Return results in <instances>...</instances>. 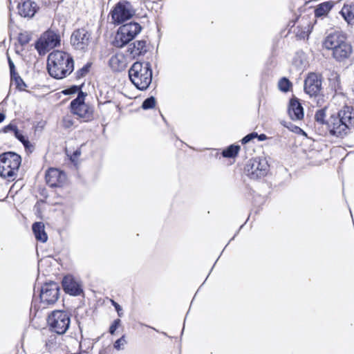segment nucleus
Returning <instances> with one entry per match:
<instances>
[{
    "label": "nucleus",
    "mask_w": 354,
    "mask_h": 354,
    "mask_svg": "<svg viewBox=\"0 0 354 354\" xmlns=\"http://www.w3.org/2000/svg\"><path fill=\"white\" fill-rule=\"evenodd\" d=\"M15 136L21 142L23 143L26 149H28L29 147L30 142L29 141L25 138L24 136L22 135V133L19 131L18 128L17 130L14 132Z\"/></svg>",
    "instance_id": "f704fd0d"
},
{
    "label": "nucleus",
    "mask_w": 354,
    "mask_h": 354,
    "mask_svg": "<svg viewBox=\"0 0 354 354\" xmlns=\"http://www.w3.org/2000/svg\"><path fill=\"white\" fill-rule=\"evenodd\" d=\"M322 81L316 73H310L304 81V91L310 96H316L320 91Z\"/></svg>",
    "instance_id": "2eb2a0df"
},
{
    "label": "nucleus",
    "mask_w": 354,
    "mask_h": 354,
    "mask_svg": "<svg viewBox=\"0 0 354 354\" xmlns=\"http://www.w3.org/2000/svg\"><path fill=\"white\" fill-rule=\"evenodd\" d=\"M47 70L52 77L64 79L74 70L73 58L64 51L53 50L48 56Z\"/></svg>",
    "instance_id": "f03ea898"
},
{
    "label": "nucleus",
    "mask_w": 354,
    "mask_h": 354,
    "mask_svg": "<svg viewBox=\"0 0 354 354\" xmlns=\"http://www.w3.org/2000/svg\"><path fill=\"white\" fill-rule=\"evenodd\" d=\"M292 82L286 77H282L278 82V88L283 92H288L290 87H292Z\"/></svg>",
    "instance_id": "bb28decb"
},
{
    "label": "nucleus",
    "mask_w": 354,
    "mask_h": 354,
    "mask_svg": "<svg viewBox=\"0 0 354 354\" xmlns=\"http://www.w3.org/2000/svg\"><path fill=\"white\" fill-rule=\"evenodd\" d=\"M62 285L65 293L71 296H78L83 292L80 281L71 274L63 277Z\"/></svg>",
    "instance_id": "4468645a"
},
{
    "label": "nucleus",
    "mask_w": 354,
    "mask_h": 354,
    "mask_svg": "<svg viewBox=\"0 0 354 354\" xmlns=\"http://www.w3.org/2000/svg\"><path fill=\"white\" fill-rule=\"evenodd\" d=\"M63 122L64 127L66 128H69L73 124L72 120L69 118H64Z\"/></svg>",
    "instance_id": "a18cd8bd"
},
{
    "label": "nucleus",
    "mask_w": 354,
    "mask_h": 354,
    "mask_svg": "<svg viewBox=\"0 0 354 354\" xmlns=\"http://www.w3.org/2000/svg\"><path fill=\"white\" fill-rule=\"evenodd\" d=\"M146 43V41L143 39L136 41L129 44L128 52L133 57L144 55L147 51Z\"/></svg>",
    "instance_id": "6ab92c4d"
},
{
    "label": "nucleus",
    "mask_w": 354,
    "mask_h": 354,
    "mask_svg": "<svg viewBox=\"0 0 354 354\" xmlns=\"http://www.w3.org/2000/svg\"><path fill=\"white\" fill-rule=\"evenodd\" d=\"M340 14L348 24H354V3L345 4Z\"/></svg>",
    "instance_id": "393cba45"
},
{
    "label": "nucleus",
    "mask_w": 354,
    "mask_h": 354,
    "mask_svg": "<svg viewBox=\"0 0 354 354\" xmlns=\"http://www.w3.org/2000/svg\"><path fill=\"white\" fill-rule=\"evenodd\" d=\"M330 86L335 91H337L338 90L341 89L340 80L339 75H335L333 78H330Z\"/></svg>",
    "instance_id": "c9c22d12"
},
{
    "label": "nucleus",
    "mask_w": 354,
    "mask_h": 354,
    "mask_svg": "<svg viewBox=\"0 0 354 354\" xmlns=\"http://www.w3.org/2000/svg\"><path fill=\"white\" fill-rule=\"evenodd\" d=\"M81 91V87L79 86L73 85L62 91L64 95H71L76 93H80Z\"/></svg>",
    "instance_id": "e433bc0d"
},
{
    "label": "nucleus",
    "mask_w": 354,
    "mask_h": 354,
    "mask_svg": "<svg viewBox=\"0 0 354 354\" xmlns=\"http://www.w3.org/2000/svg\"><path fill=\"white\" fill-rule=\"evenodd\" d=\"M47 322L52 330L59 335H63L68 329L71 319L66 311L54 310L49 315Z\"/></svg>",
    "instance_id": "423d86ee"
},
{
    "label": "nucleus",
    "mask_w": 354,
    "mask_h": 354,
    "mask_svg": "<svg viewBox=\"0 0 354 354\" xmlns=\"http://www.w3.org/2000/svg\"><path fill=\"white\" fill-rule=\"evenodd\" d=\"M120 29L123 30L127 37H129L131 40H133V38L141 31L142 28L138 23L131 22L120 26Z\"/></svg>",
    "instance_id": "412c9836"
},
{
    "label": "nucleus",
    "mask_w": 354,
    "mask_h": 354,
    "mask_svg": "<svg viewBox=\"0 0 354 354\" xmlns=\"http://www.w3.org/2000/svg\"><path fill=\"white\" fill-rule=\"evenodd\" d=\"M326 48L333 50V56L338 62H342L351 55L352 47L346 37L339 32L328 35L324 42Z\"/></svg>",
    "instance_id": "7ed1b4c3"
},
{
    "label": "nucleus",
    "mask_w": 354,
    "mask_h": 354,
    "mask_svg": "<svg viewBox=\"0 0 354 354\" xmlns=\"http://www.w3.org/2000/svg\"><path fill=\"white\" fill-rule=\"evenodd\" d=\"M319 156H305V162L310 167L319 166L323 164L324 161Z\"/></svg>",
    "instance_id": "c85d7f7f"
},
{
    "label": "nucleus",
    "mask_w": 354,
    "mask_h": 354,
    "mask_svg": "<svg viewBox=\"0 0 354 354\" xmlns=\"http://www.w3.org/2000/svg\"><path fill=\"white\" fill-rule=\"evenodd\" d=\"M17 127L12 124H9L8 125L6 126L3 129V131L4 133H8L9 131H12L13 133L17 130Z\"/></svg>",
    "instance_id": "37998d69"
},
{
    "label": "nucleus",
    "mask_w": 354,
    "mask_h": 354,
    "mask_svg": "<svg viewBox=\"0 0 354 354\" xmlns=\"http://www.w3.org/2000/svg\"><path fill=\"white\" fill-rule=\"evenodd\" d=\"M131 82L139 90H146L152 81V69L149 62H135L129 71Z\"/></svg>",
    "instance_id": "20e7f679"
},
{
    "label": "nucleus",
    "mask_w": 354,
    "mask_h": 354,
    "mask_svg": "<svg viewBox=\"0 0 354 354\" xmlns=\"http://www.w3.org/2000/svg\"><path fill=\"white\" fill-rule=\"evenodd\" d=\"M90 40L91 34L84 28L74 30L71 37V44L76 50H85Z\"/></svg>",
    "instance_id": "f8f14e48"
},
{
    "label": "nucleus",
    "mask_w": 354,
    "mask_h": 354,
    "mask_svg": "<svg viewBox=\"0 0 354 354\" xmlns=\"http://www.w3.org/2000/svg\"><path fill=\"white\" fill-rule=\"evenodd\" d=\"M111 304L114 306L115 310L117 311L118 316L120 317H122L124 314H123V310H122L121 306L119 304H118L116 301H115L114 300H111Z\"/></svg>",
    "instance_id": "ea45409f"
},
{
    "label": "nucleus",
    "mask_w": 354,
    "mask_h": 354,
    "mask_svg": "<svg viewBox=\"0 0 354 354\" xmlns=\"http://www.w3.org/2000/svg\"><path fill=\"white\" fill-rule=\"evenodd\" d=\"M32 232L37 241L46 243L48 240V235L45 232V226L42 222H35L32 226Z\"/></svg>",
    "instance_id": "aec40b11"
},
{
    "label": "nucleus",
    "mask_w": 354,
    "mask_h": 354,
    "mask_svg": "<svg viewBox=\"0 0 354 354\" xmlns=\"http://www.w3.org/2000/svg\"><path fill=\"white\" fill-rule=\"evenodd\" d=\"M126 335H123L120 338L118 339L113 344V347L117 351L123 350L127 344Z\"/></svg>",
    "instance_id": "72a5a7b5"
},
{
    "label": "nucleus",
    "mask_w": 354,
    "mask_h": 354,
    "mask_svg": "<svg viewBox=\"0 0 354 354\" xmlns=\"http://www.w3.org/2000/svg\"><path fill=\"white\" fill-rule=\"evenodd\" d=\"M109 65L114 72H121L127 67V59L122 53H116L111 57Z\"/></svg>",
    "instance_id": "a211bd4d"
},
{
    "label": "nucleus",
    "mask_w": 354,
    "mask_h": 354,
    "mask_svg": "<svg viewBox=\"0 0 354 354\" xmlns=\"http://www.w3.org/2000/svg\"><path fill=\"white\" fill-rule=\"evenodd\" d=\"M30 39L31 35L26 31L19 34L18 41L21 46H25L28 44Z\"/></svg>",
    "instance_id": "2f4dec72"
},
{
    "label": "nucleus",
    "mask_w": 354,
    "mask_h": 354,
    "mask_svg": "<svg viewBox=\"0 0 354 354\" xmlns=\"http://www.w3.org/2000/svg\"><path fill=\"white\" fill-rule=\"evenodd\" d=\"M223 157H224V158H235L236 156H223Z\"/></svg>",
    "instance_id": "3c124183"
},
{
    "label": "nucleus",
    "mask_w": 354,
    "mask_h": 354,
    "mask_svg": "<svg viewBox=\"0 0 354 354\" xmlns=\"http://www.w3.org/2000/svg\"><path fill=\"white\" fill-rule=\"evenodd\" d=\"M131 4L127 1H119L111 11V17L115 24H120L133 15Z\"/></svg>",
    "instance_id": "9d476101"
},
{
    "label": "nucleus",
    "mask_w": 354,
    "mask_h": 354,
    "mask_svg": "<svg viewBox=\"0 0 354 354\" xmlns=\"http://www.w3.org/2000/svg\"><path fill=\"white\" fill-rule=\"evenodd\" d=\"M21 163V156H0V176L10 180L15 175Z\"/></svg>",
    "instance_id": "1a4fd4ad"
},
{
    "label": "nucleus",
    "mask_w": 354,
    "mask_h": 354,
    "mask_svg": "<svg viewBox=\"0 0 354 354\" xmlns=\"http://www.w3.org/2000/svg\"><path fill=\"white\" fill-rule=\"evenodd\" d=\"M354 128V109L353 106H344L337 113L327 120L326 129L330 135L343 137Z\"/></svg>",
    "instance_id": "f257e3e1"
},
{
    "label": "nucleus",
    "mask_w": 354,
    "mask_h": 354,
    "mask_svg": "<svg viewBox=\"0 0 354 354\" xmlns=\"http://www.w3.org/2000/svg\"><path fill=\"white\" fill-rule=\"evenodd\" d=\"M6 118V115L3 113H0V123L3 122Z\"/></svg>",
    "instance_id": "09e8293b"
},
{
    "label": "nucleus",
    "mask_w": 354,
    "mask_h": 354,
    "mask_svg": "<svg viewBox=\"0 0 354 354\" xmlns=\"http://www.w3.org/2000/svg\"><path fill=\"white\" fill-rule=\"evenodd\" d=\"M85 94L80 91L75 99L71 101L70 106L71 112L78 116L84 122L93 118V109L84 102Z\"/></svg>",
    "instance_id": "0eeeda50"
},
{
    "label": "nucleus",
    "mask_w": 354,
    "mask_h": 354,
    "mask_svg": "<svg viewBox=\"0 0 354 354\" xmlns=\"http://www.w3.org/2000/svg\"><path fill=\"white\" fill-rule=\"evenodd\" d=\"M59 296V286L54 282L45 283L41 288V301L45 304L50 305L55 304Z\"/></svg>",
    "instance_id": "9b49d317"
},
{
    "label": "nucleus",
    "mask_w": 354,
    "mask_h": 354,
    "mask_svg": "<svg viewBox=\"0 0 354 354\" xmlns=\"http://www.w3.org/2000/svg\"><path fill=\"white\" fill-rule=\"evenodd\" d=\"M8 65H9L10 71V77L13 78V75L17 73L15 72V66L10 57H8Z\"/></svg>",
    "instance_id": "79ce46f5"
},
{
    "label": "nucleus",
    "mask_w": 354,
    "mask_h": 354,
    "mask_svg": "<svg viewBox=\"0 0 354 354\" xmlns=\"http://www.w3.org/2000/svg\"><path fill=\"white\" fill-rule=\"evenodd\" d=\"M65 164L72 169H78L80 164L79 156H67L65 159Z\"/></svg>",
    "instance_id": "cd10ccee"
},
{
    "label": "nucleus",
    "mask_w": 354,
    "mask_h": 354,
    "mask_svg": "<svg viewBox=\"0 0 354 354\" xmlns=\"http://www.w3.org/2000/svg\"><path fill=\"white\" fill-rule=\"evenodd\" d=\"M11 80L15 81V84L17 89H19V91L26 90L27 86L22 80V78L18 75V73H15V75H13V78H11Z\"/></svg>",
    "instance_id": "c756f323"
},
{
    "label": "nucleus",
    "mask_w": 354,
    "mask_h": 354,
    "mask_svg": "<svg viewBox=\"0 0 354 354\" xmlns=\"http://www.w3.org/2000/svg\"><path fill=\"white\" fill-rule=\"evenodd\" d=\"M258 136V133L256 132L250 133L243 137L241 140V142L243 145H245L250 143L253 139L256 138Z\"/></svg>",
    "instance_id": "58836bf2"
},
{
    "label": "nucleus",
    "mask_w": 354,
    "mask_h": 354,
    "mask_svg": "<svg viewBox=\"0 0 354 354\" xmlns=\"http://www.w3.org/2000/svg\"><path fill=\"white\" fill-rule=\"evenodd\" d=\"M297 29H298V30L296 32V35L300 39H304L306 37L308 36V29L306 30H300L299 26Z\"/></svg>",
    "instance_id": "a19ab883"
},
{
    "label": "nucleus",
    "mask_w": 354,
    "mask_h": 354,
    "mask_svg": "<svg viewBox=\"0 0 354 354\" xmlns=\"http://www.w3.org/2000/svg\"><path fill=\"white\" fill-rule=\"evenodd\" d=\"M288 113L292 120H299L304 118V109L297 98L292 97L290 100Z\"/></svg>",
    "instance_id": "f3484780"
},
{
    "label": "nucleus",
    "mask_w": 354,
    "mask_h": 354,
    "mask_svg": "<svg viewBox=\"0 0 354 354\" xmlns=\"http://www.w3.org/2000/svg\"><path fill=\"white\" fill-rule=\"evenodd\" d=\"M334 2L332 1H326L317 5L315 9V16L321 17L326 15L334 6Z\"/></svg>",
    "instance_id": "5701e85b"
},
{
    "label": "nucleus",
    "mask_w": 354,
    "mask_h": 354,
    "mask_svg": "<svg viewBox=\"0 0 354 354\" xmlns=\"http://www.w3.org/2000/svg\"><path fill=\"white\" fill-rule=\"evenodd\" d=\"M81 152L80 150L75 151L72 155H80Z\"/></svg>",
    "instance_id": "8fccbe9b"
},
{
    "label": "nucleus",
    "mask_w": 354,
    "mask_h": 354,
    "mask_svg": "<svg viewBox=\"0 0 354 354\" xmlns=\"http://www.w3.org/2000/svg\"><path fill=\"white\" fill-rule=\"evenodd\" d=\"M269 169L266 156H254L246 162L244 173L252 180H259L267 175Z\"/></svg>",
    "instance_id": "39448f33"
},
{
    "label": "nucleus",
    "mask_w": 354,
    "mask_h": 354,
    "mask_svg": "<svg viewBox=\"0 0 354 354\" xmlns=\"http://www.w3.org/2000/svg\"><path fill=\"white\" fill-rule=\"evenodd\" d=\"M60 36L57 32L49 30L46 31L35 43V48L40 55H45L51 49L59 46Z\"/></svg>",
    "instance_id": "6e6552de"
},
{
    "label": "nucleus",
    "mask_w": 354,
    "mask_h": 354,
    "mask_svg": "<svg viewBox=\"0 0 354 354\" xmlns=\"http://www.w3.org/2000/svg\"><path fill=\"white\" fill-rule=\"evenodd\" d=\"M131 41L130 38L126 36V34L120 27L113 41V45L117 48H122Z\"/></svg>",
    "instance_id": "b1692460"
},
{
    "label": "nucleus",
    "mask_w": 354,
    "mask_h": 354,
    "mask_svg": "<svg viewBox=\"0 0 354 354\" xmlns=\"http://www.w3.org/2000/svg\"><path fill=\"white\" fill-rule=\"evenodd\" d=\"M145 326H147V325H145ZM147 327H149V326H147ZM149 327L151 328V326H149ZM151 328H153V330H156L155 328L151 327Z\"/></svg>",
    "instance_id": "603ef678"
},
{
    "label": "nucleus",
    "mask_w": 354,
    "mask_h": 354,
    "mask_svg": "<svg viewBox=\"0 0 354 354\" xmlns=\"http://www.w3.org/2000/svg\"><path fill=\"white\" fill-rule=\"evenodd\" d=\"M257 138H258L259 140L263 141L267 138V136L265 134L262 133V134L258 135V136Z\"/></svg>",
    "instance_id": "49530a36"
},
{
    "label": "nucleus",
    "mask_w": 354,
    "mask_h": 354,
    "mask_svg": "<svg viewBox=\"0 0 354 354\" xmlns=\"http://www.w3.org/2000/svg\"><path fill=\"white\" fill-rule=\"evenodd\" d=\"M0 155H18V154L14 151H7V152H3Z\"/></svg>",
    "instance_id": "de8ad7c7"
},
{
    "label": "nucleus",
    "mask_w": 354,
    "mask_h": 354,
    "mask_svg": "<svg viewBox=\"0 0 354 354\" xmlns=\"http://www.w3.org/2000/svg\"><path fill=\"white\" fill-rule=\"evenodd\" d=\"M47 185L51 187H62L66 182V176L61 170L56 168H50L45 176Z\"/></svg>",
    "instance_id": "ddd939ff"
},
{
    "label": "nucleus",
    "mask_w": 354,
    "mask_h": 354,
    "mask_svg": "<svg viewBox=\"0 0 354 354\" xmlns=\"http://www.w3.org/2000/svg\"><path fill=\"white\" fill-rule=\"evenodd\" d=\"M120 325L121 320L120 319H115L109 327V332L110 333V334L114 335L115 330L119 328Z\"/></svg>",
    "instance_id": "4c0bfd02"
},
{
    "label": "nucleus",
    "mask_w": 354,
    "mask_h": 354,
    "mask_svg": "<svg viewBox=\"0 0 354 354\" xmlns=\"http://www.w3.org/2000/svg\"><path fill=\"white\" fill-rule=\"evenodd\" d=\"M90 67H91V64L87 63L82 68L77 70L75 73V78L77 80H79V79H81L82 77H85L87 75V73L89 72Z\"/></svg>",
    "instance_id": "7c9ffc66"
},
{
    "label": "nucleus",
    "mask_w": 354,
    "mask_h": 354,
    "mask_svg": "<svg viewBox=\"0 0 354 354\" xmlns=\"http://www.w3.org/2000/svg\"><path fill=\"white\" fill-rule=\"evenodd\" d=\"M17 8L19 14L28 18L32 17L39 9L35 0H21Z\"/></svg>",
    "instance_id": "dca6fc26"
},
{
    "label": "nucleus",
    "mask_w": 354,
    "mask_h": 354,
    "mask_svg": "<svg viewBox=\"0 0 354 354\" xmlns=\"http://www.w3.org/2000/svg\"><path fill=\"white\" fill-rule=\"evenodd\" d=\"M155 105L156 99L154 97L151 96L143 101L142 104V108L145 110H147L153 108Z\"/></svg>",
    "instance_id": "473e14b6"
},
{
    "label": "nucleus",
    "mask_w": 354,
    "mask_h": 354,
    "mask_svg": "<svg viewBox=\"0 0 354 354\" xmlns=\"http://www.w3.org/2000/svg\"><path fill=\"white\" fill-rule=\"evenodd\" d=\"M162 333L163 335H167L166 333H165V332H162Z\"/></svg>",
    "instance_id": "864d4df0"
},
{
    "label": "nucleus",
    "mask_w": 354,
    "mask_h": 354,
    "mask_svg": "<svg viewBox=\"0 0 354 354\" xmlns=\"http://www.w3.org/2000/svg\"><path fill=\"white\" fill-rule=\"evenodd\" d=\"M281 124L284 127H287L288 129H290L292 131H294L293 128H295L296 129L301 130V129L299 127L294 126L291 122H281Z\"/></svg>",
    "instance_id": "c03bdc74"
},
{
    "label": "nucleus",
    "mask_w": 354,
    "mask_h": 354,
    "mask_svg": "<svg viewBox=\"0 0 354 354\" xmlns=\"http://www.w3.org/2000/svg\"><path fill=\"white\" fill-rule=\"evenodd\" d=\"M206 150L209 151L211 155H238L240 146L234 144L231 145L221 151L217 149H207Z\"/></svg>",
    "instance_id": "4be33fe9"
},
{
    "label": "nucleus",
    "mask_w": 354,
    "mask_h": 354,
    "mask_svg": "<svg viewBox=\"0 0 354 354\" xmlns=\"http://www.w3.org/2000/svg\"><path fill=\"white\" fill-rule=\"evenodd\" d=\"M326 110L327 108L325 106L322 109H318L315 114V120L316 122L323 127L324 126L325 127L326 123L327 122V120H326Z\"/></svg>",
    "instance_id": "a878e982"
}]
</instances>
